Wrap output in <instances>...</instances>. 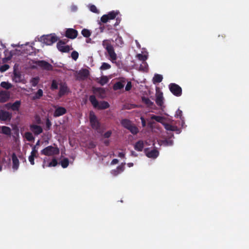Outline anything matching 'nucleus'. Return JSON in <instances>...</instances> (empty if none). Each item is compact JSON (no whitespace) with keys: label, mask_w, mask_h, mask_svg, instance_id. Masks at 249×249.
Returning <instances> with one entry per match:
<instances>
[{"label":"nucleus","mask_w":249,"mask_h":249,"mask_svg":"<svg viewBox=\"0 0 249 249\" xmlns=\"http://www.w3.org/2000/svg\"><path fill=\"white\" fill-rule=\"evenodd\" d=\"M165 129L168 131H176L178 130V129L177 126L171 125L170 124L164 123L163 124Z\"/></svg>","instance_id":"4be33fe9"},{"label":"nucleus","mask_w":249,"mask_h":249,"mask_svg":"<svg viewBox=\"0 0 249 249\" xmlns=\"http://www.w3.org/2000/svg\"><path fill=\"white\" fill-rule=\"evenodd\" d=\"M131 156H132V157H136L138 156L137 154L133 151H131Z\"/></svg>","instance_id":"0e129e2a"},{"label":"nucleus","mask_w":249,"mask_h":249,"mask_svg":"<svg viewBox=\"0 0 249 249\" xmlns=\"http://www.w3.org/2000/svg\"><path fill=\"white\" fill-rule=\"evenodd\" d=\"M21 105V101L19 100L15 101L14 103H7L6 104V107H10L13 111H18Z\"/></svg>","instance_id":"dca6fc26"},{"label":"nucleus","mask_w":249,"mask_h":249,"mask_svg":"<svg viewBox=\"0 0 249 249\" xmlns=\"http://www.w3.org/2000/svg\"><path fill=\"white\" fill-rule=\"evenodd\" d=\"M89 100L93 107L98 109H105L109 107V104L107 102L102 101L99 102L93 95L89 96Z\"/></svg>","instance_id":"f257e3e1"},{"label":"nucleus","mask_w":249,"mask_h":249,"mask_svg":"<svg viewBox=\"0 0 249 249\" xmlns=\"http://www.w3.org/2000/svg\"><path fill=\"white\" fill-rule=\"evenodd\" d=\"M69 164V160L68 158H64L61 161V165L63 168H67Z\"/></svg>","instance_id":"4c0bfd02"},{"label":"nucleus","mask_w":249,"mask_h":249,"mask_svg":"<svg viewBox=\"0 0 249 249\" xmlns=\"http://www.w3.org/2000/svg\"><path fill=\"white\" fill-rule=\"evenodd\" d=\"M79 75L83 78H87L89 75V71L86 69H82L79 71Z\"/></svg>","instance_id":"c756f323"},{"label":"nucleus","mask_w":249,"mask_h":249,"mask_svg":"<svg viewBox=\"0 0 249 249\" xmlns=\"http://www.w3.org/2000/svg\"><path fill=\"white\" fill-rule=\"evenodd\" d=\"M43 92L41 89H39L35 93V95L33 96L32 99L35 100L39 99L43 96Z\"/></svg>","instance_id":"c85d7f7f"},{"label":"nucleus","mask_w":249,"mask_h":249,"mask_svg":"<svg viewBox=\"0 0 249 249\" xmlns=\"http://www.w3.org/2000/svg\"><path fill=\"white\" fill-rule=\"evenodd\" d=\"M78 36V32L77 30L72 28H68L65 32V36L71 39H74Z\"/></svg>","instance_id":"9b49d317"},{"label":"nucleus","mask_w":249,"mask_h":249,"mask_svg":"<svg viewBox=\"0 0 249 249\" xmlns=\"http://www.w3.org/2000/svg\"><path fill=\"white\" fill-rule=\"evenodd\" d=\"M52 123L48 118H47L46 121L45 130H49L51 129L52 126Z\"/></svg>","instance_id":"a18cd8bd"},{"label":"nucleus","mask_w":249,"mask_h":249,"mask_svg":"<svg viewBox=\"0 0 249 249\" xmlns=\"http://www.w3.org/2000/svg\"><path fill=\"white\" fill-rule=\"evenodd\" d=\"M127 165L129 167H131L133 166V163L132 162H129L127 163Z\"/></svg>","instance_id":"774afa93"},{"label":"nucleus","mask_w":249,"mask_h":249,"mask_svg":"<svg viewBox=\"0 0 249 249\" xmlns=\"http://www.w3.org/2000/svg\"><path fill=\"white\" fill-rule=\"evenodd\" d=\"M124 87V85L121 82H117L114 85L115 90L121 89Z\"/></svg>","instance_id":"58836bf2"},{"label":"nucleus","mask_w":249,"mask_h":249,"mask_svg":"<svg viewBox=\"0 0 249 249\" xmlns=\"http://www.w3.org/2000/svg\"><path fill=\"white\" fill-rule=\"evenodd\" d=\"M89 122L91 127L96 130L100 129V123L97 119V118L93 111L89 113Z\"/></svg>","instance_id":"39448f33"},{"label":"nucleus","mask_w":249,"mask_h":249,"mask_svg":"<svg viewBox=\"0 0 249 249\" xmlns=\"http://www.w3.org/2000/svg\"><path fill=\"white\" fill-rule=\"evenodd\" d=\"M115 41H116V44L118 45V46H121L122 45H123V44H124V42H123V39L120 36H118L116 39H115Z\"/></svg>","instance_id":"49530a36"},{"label":"nucleus","mask_w":249,"mask_h":249,"mask_svg":"<svg viewBox=\"0 0 249 249\" xmlns=\"http://www.w3.org/2000/svg\"><path fill=\"white\" fill-rule=\"evenodd\" d=\"M5 57L2 59V61L4 63L7 61L11 59L13 55L15 54L13 51L9 52L8 50H5L4 52Z\"/></svg>","instance_id":"aec40b11"},{"label":"nucleus","mask_w":249,"mask_h":249,"mask_svg":"<svg viewBox=\"0 0 249 249\" xmlns=\"http://www.w3.org/2000/svg\"><path fill=\"white\" fill-rule=\"evenodd\" d=\"M102 45L107 52L110 60L113 62L117 59V56L110 41L108 40H104L102 42Z\"/></svg>","instance_id":"f03ea898"},{"label":"nucleus","mask_w":249,"mask_h":249,"mask_svg":"<svg viewBox=\"0 0 249 249\" xmlns=\"http://www.w3.org/2000/svg\"><path fill=\"white\" fill-rule=\"evenodd\" d=\"M39 81V78L38 77H35L33 78L31 80V83L33 87L36 86Z\"/></svg>","instance_id":"79ce46f5"},{"label":"nucleus","mask_w":249,"mask_h":249,"mask_svg":"<svg viewBox=\"0 0 249 249\" xmlns=\"http://www.w3.org/2000/svg\"><path fill=\"white\" fill-rule=\"evenodd\" d=\"M69 92V89L65 83H62L60 85L59 91L58 92V96L60 97H62L66 93Z\"/></svg>","instance_id":"4468645a"},{"label":"nucleus","mask_w":249,"mask_h":249,"mask_svg":"<svg viewBox=\"0 0 249 249\" xmlns=\"http://www.w3.org/2000/svg\"><path fill=\"white\" fill-rule=\"evenodd\" d=\"M163 77L161 75L159 74H155L153 78V82L154 84L159 83L162 81Z\"/></svg>","instance_id":"cd10ccee"},{"label":"nucleus","mask_w":249,"mask_h":249,"mask_svg":"<svg viewBox=\"0 0 249 249\" xmlns=\"http://www.w3.org/2000/svg\"><path fill=\"white\" fill-rule=\"evenodd\" d=\"M182 111L179 109H178L176 112V114L175 115V117L177 118H180V119H182Z\"/></svg>","instance_id":"8fccbe9b"},{"label":"nucleus","mask_w":249,"mask_h":249,"mask_svg":"<svg viewBox=\"0 0 249 249\" xmlns=\"http://www.w3.org/2000/svg\"><path fill=\"white\" fill-rule=\"evenodd\" d=\"M12 160L13 169L14 170H18L19 167V160L15 153H13L12 155Z\"/></svg>","instance_id":"6ab92c4d"},{"label":"nucleus","mask_w":249,"mask_h":249,"mask_svg":"<svg viewBox=\"0 0 249 249\" xmlns=\"http://www.w3.org/2000/svg\"><path fill=\"white\" fill-rule=\"evenodd\" d=\"M90 10L94 13H98V10L97 9L96 7L94 5H91L89 7Z\"/></svg>","instance_id":"603ef678"},{"label":"nucleus","mask_w":249,"mask_h":249,"mask_svg":"<svg viewBox=\"0 0 249 249\" xmlns=\"http://www.w3.org/2000/svg\"><path fill=\"white\" fill-rule=\"evenodd\" d=\"M120 19H119L118 18H116V22L114 23V27H116V26H117L118 25H119V24L120 23Z\"/></svg>","instance_id":"e2e57ef3"},{"label":"nucleus","mask_w":249,"mask_h":249,"mask_svg":"<svg viewBox=\"0 0 249 249\" xmlns=\"http://www.w3.org/2000/svg\"><path fill=\"white\" fill-rule=\"evenodd\" d=\"M0 86L6 89H9L12 88V85L11 84L7 82H2L0 83Z\"/></svg>","instance_id":"f704fd0d"},{"label":"nucleus","mask_w":249,"mask_h":249,"mask_svg":"<svg viewBox=\"0 0 249 249\" xmlns=\"http://www.w3.org/2000/svg\"><path fill=\"white\" fill-rule=\"evenodd\" d=\"M125 156V154L123 152H120L118 154V157L120 158H123Z\"/></svg>","instance_id":"680f3d73"},{"label":"nucleus","mask_w":249,"mask_h":249,"mask_svg":"<svg viewBox=\"0 0 249 249\" xmlns=\"http://www.w3.org/2000/svg\"><path fill=\"white\" fill-rule=\"evenodd\" d=\"M40 144V141L38 140L37 142L36 143V144L34 145L32 148V150H35L36 151V154H38V151H37V146L39 145Z\"/></svg>","instance_id":"6e6d98bb"},{"label":"nucleus","mask_w":249,"mask_h":249,"mask_svg":"<svg viewBox=\"0 0 249 249\" xmlns=\"http://www.w3.org/2000/svg\"><path fill=\"white\" fill-rule=\"evenodd\" d=\"M1 131L2 134L7 135H10L11 134V129L8 126H2L1 127Z\"/></svg>","instance_id":"bb28decb"},{"label":"nucleus","mask_w":249,"mask_h":249,"mask_svg":"<svg viewBox=\"0 0 249 249\" xmlns=\"http://www.w3.org/2000/svg\"><path fill=\"white\" fill-rule=\"evenodd\" d=\"M25 137L27 141L29 142H31L35 139L34 137L33 136L32 133L30 132H27L25 133Z\"/></svg>","instance_id":"c9c22d12"},{"label":"nucleus","mask_w":249,"mask_h":249,"mask_svg":"<svg viewBox=\"0 0 249 249\" xmlns=\"http://www.w3.org/2000/svg\"><path fill=\"white\" fill-rule=\"evenodd\" d=\"M14 77H15V78H19L20 77V74H18V73H17L16 72H14Z\"/></svg>","instance_id":"69168bd1"},{"label":"nucleus","mask_w":249,"mask_h":249,"mask_svg":"<svg viewBox=\"0 0 249 249\" xmlns=\"http://www.w3.org/2000/svg\"><path fill=\"white\" fill-rule=\"evenodd\" d=\"M100 27L99 28L100 30V32L101 33H102L104 32V30H105V26L103 25V26H102L101 23H100Z\"/></svg>","instance_id":"052dcab7"},{"label":"nucleus","mask_w":249,"mask_h":249,"mask_svg":"<svg viewBox=\"0 0 249 249\" xmlns=\"http://www.w3.org/2000/svg\"><path fill=\"white\" fill-rule=\"evenodd\" d=\"M111 68V65L107 63L103 62L101 66L100 67V69L101 70L104 71V70H108Z\"/></svg>","instance_id":"a19ab883"},{"label":"nucleus","mask_w":249,"mask_h":249,"mask_svg":"<svg viewBox=\"0 0 249 249\" xmlns=\"http://www.w3.org/2000/svg\"><path fill=\"white\" fill-rule=\"evenodd\" d=\"M118 13V12L112 11L107 14L104 15L101 18V21L104 23H107L109 20L114 19Z\"/></svg>","instance_id":"6e6552de"},{"label":"nucleus","mask_w":249,"mask_h":249,"mask_svg":"<svg viewBox=\"0 0 249 249\" xmlns=\"http://www.w3.org/2000/svg\"><path fill=\"white\" fill-rule=\"evenodd\" d=\"M142 101L147 107H151L154 106V102H152L148 98L142 96Z\"/></svg>","instance_id":"5701e85b"},{"label":"nucleus","mask_w":249,"mask_h":249,"mask_svg":"<svg viewBox=\"0 0 249 249\" xmlns=\"http://www.w3.org/2000/svg\"><path fill=\"white\" fill-rule=\"evenodd\" d=\"M164 144L167 146H171L173 144V141L171 140H166L164 142Z\"/></svg>","instance_id":"864d4df0"},{"label":"nucleus","mask_w":249,"mask_h":249,"mask_svg":"<svg viewBox=\"0 0 249 249\" xmlns=\"http://www.w3.org/2000/svg\"><path fill=\"white\" fill-rule=\"evenodd\" d=\"M104 143L107 146L109 145V140H106L104 141Z\"/></svg>","instance_id":"338daca9"},{"label":"nucleus","mask_w":249,"mask_h":249,"mask_svg":"<svg viewBox=\"0 0 249 249\" xmlns=\"http://www.w3.org/2000/svg\"><path fill=\"white\" fill-rule=\"evenodd\" d=\"M59 149L57 147H53L52 145L48 146L45 148L43 149L40 153L41 155L52 156L59 154Z\"/></svg>","instance_id":"20e7f679"},{"label":"nucleus","mask_w":249,"mask_h":249,"mask_svg":"<svg viewBox=\"0 0 249 249\" xmlns=\"http://www.w3.org/2000/svg\"><path fill=\"white\" fill-rule=\"evenodd\" d=\"M58 164V162H57V160H56V159L55 158H53L52 161H51L48 165H47L46 166L47 167H55Z\"/></svg>","instance_id":"c03bdc74"},{"label":"nucleus","mask_w":249,"mask_h":249,"mask_svg":"<svg viewBox=\"0 0 249 249\" xmlns=\"http://www.w3.org/2000/svg\"><path fill=\"white\" fill-rule=\"evenodd\" d=\"M105 92V89L102 88H95L93 89V92L95 93H98L99 94H104Z\"/></svg>","instance_id":"37998d69"},{"label":"nucleus","mask_w":249,"mask_h":249,"mask_svg":"<svg viewBox=\"0 0 249 249\" xmlns=\"http://www.w3.org/2000/svg\"><path fill=\"white\" fill-rule=\"evenodd\" d=\"M108 81V79L106 76H103L101 77L100 81L98 83L101 85L104 86L107 84Z\"/></svg>","instance_id":"72a5a7b5"},{"label":"nucleus","mask_w":249,"mask_h":249,"mask_svg":"<svg viewBox=\"0 0 249 249\" xmlns=\"http://www.w3.org/2000/svg\"><path fill=\"white\" fill-rule=\"evenodd\" d=\"M112 132L111 131L109 130L105 133L103 136L105 138H108L111 136Z\"/></svg>","instance_id":"4d7b16f0"},{"label":"nucleus","mask_w":249,"mask_h":249,"mask_svg":"<svg viewBox=\"0 0 249 249\" xmlns=\"http://www.w3.org/2000/svg\"><path fill=\"white\" fill-rule=\"evenodd\" d=\"M151 119L152 120H155L157 122L160 123L162 125L163 124L165 123L164 120H165V118L164 117L152 115L151 116Z\"/></svg>","instance_id":"393cba45"},{"label":"nucleus","mask_w":249,"mask_h":249,"mask_svg":"<svg viewBox=\"0 0 249 249\" xmlns=\"http://www.w3.org/2000/svg\"><path fill=\"white\" fill-rule=\"evenodd\" d=\"M10 93L6 90L0 91V103H3L8 101L10 98Z\"/></svg>","instance_id":"ddd939ff"},{"label":"nucleus","mask_w":249,"mask_h":249,"mask_svg":"<svg viewBox=\"0 0 249 249\" xmlns=\"http://www.w3.org/2000/svg\"><path fill=\"white\" fill-rule=\"evenodd\" d=\"M137 58L140 61H142V62H146L145 61L147 59V56L146 55H143L141 53H139L136 55Z\"/></svg>","instance_id":"ea45409f"},{"label":"nucleus","mask_w":249,"mask_h":249,"mask_svg":"<svg viewBox=\"0 0 249 249\" xmlns=\"http://www.w3.org/2000/svg\"><path fill=\"white\" fill-rule=\"evenodd\" d=\"M144 147V142L142 140H139L136 142L134 146L135 150L142 151Z\"/></svg>","instance_id":"412c9836"},{"label":"nucleus","mask_w":249,"mask_h":249,"mask_svg":"<svg viewBox=\"0 0 249 249\" xmlns=\"http://www.w3.org/2000/svg\"><path fill=\"white\" fill-rule=\"evenodd\" d=\"M132 88V83L130 81H129L127 83V84L125 86V89L126 91H129Z\"/></svg>","instance_id":"5fc2aeb1"},{"label":"nucleus","mask_w":249,"mask_h":249,"mask_svg":"<svg viewBox=\"0 0 249 249\" xmlns=\"http://www.w3.org/2000/svg\"><path fill=\"white\" fill-rule=\"evenodd\" d=\"M125 164V163H124V164H122L121 165H119L117 167V169L116 170H115L114 171V175H118L120 172H123L124 170V165Z\"/></svg>","instance_id":"e433bc0d"},{"label":"nucleus","mask_w":249,"mask_h":249,"mask_svg":"<svg viewBox=\"0 0 249 249\" xmlns=\"http://www.w3.org/2000/svg\"><path fill=\"white\" fill-rule=\"evenodd\" d=\"M91 32L87 29H83L81 31V34L85 37H89L91 35Z\"/></svg>","instance_id":"473e14b6"},{"label":"nucleus","mask_w":249,"mask_h":249,"mask_svg":"<svg viewBox=\"0 0 249 249\" xmlns=\"http://www.w3.org/2000/svg\"><path fill=\"white\" fill-rule=\"evenodd\" d=\"M37 66L40 67L43 70L46 71H52L53 70V66L45 60H37L34 62Z\"/></svg>","instance_id":"0eeeda50"},{"label":"nucleus","mask_w":249,"mask_h":249,"mask_svg":"<svg viewBox=\"0 0 249 249\" xmlns=\"http://www.w3.org/2000/svg\"><path fill=\"white\" fill-rule=\"evenodd\" d=\"M169 88L171 93L176 96L179 97L182 94V89L178 85L175 83H171L169 85Z\"/></svg>","instance_id":"423d86ee"},{"label":"nucleus","mask_w":249,"mask_h":249,"mask_svg":"<svg viewBox=\"0 0 249 249\" xmlns=\"http://www.w3.org/2000/svg\"><path fill=\"white\" fill-rule=\"evenodd\" d=\"M163 100L164 99L162 92H160L156 94V98L155 100L156 103L161 108L163 105Z\"/></svg>","instance_id":"a211bd4d"},{"label":"nucleus","mask_w":249,"mask_h":249,"mask_svg":"<svg viewBox=\"0 0 249 249\" xmlns=\"http://www.w3.org/2000/svg\"><path fill=\"white\" fill-rule=\"evenodd\" d=\"M119 162L118 160L116 159H113L112 161H111V164H117Z\"/></svg>","instance_id":"bf43d9fd"},{"label":"nucleus","mask_w":249,"mask_h":249,"mask_svg":"<svg viewBox=\"0 0 249 249\" xmlns=\"http://www.w3.org/2000/svg\"><path fill=\"white\" fill-rule=\"evenodd\" d=\"M66 43L62 40H59L57 43V49L62 53H68L70 50L69 45H64Z\"/></svg>","instance_id":"1a4fd4ad"},{"label":"nucleus","mask_w":249,"mask_h":249,"mask_svg":"<svg viewBox=\"0 0 249 249\" xmlns=\"http://www.w3.org/2000/svg\"><path fill=\"white\" fill-rule=\"evenodd\" d=\"M71 56L74 60L76 61L79 56L78 53L75 51H73L71 53Z\"/></svg>","instance_id":"de8ad7c7"},{"label":"nucleus","mask_w":249,"mask_h":249,"mask_svg":"<svg viewBox=\"0 0 249 249\" xmlns=\"http://www.w3.org/2000/svg\"><path fill=\"white\" fill-rule=\"evenodd\" d=\"M11 117L12 114L9 112L2 109L0 110V120L1 121H10Z\"/></svg>","instance_id":"f8f14e48"},{"label":"nucleus","mask_w":249,"mask_h":249,"mask_svg":"<svg viewBox=\"0 0 249 249\" xmlns=\"http://www.w3.org/2000/svg\"><path fill=\"white\" fill-rule=\"evenodd\" d=\"M128 130L133 135H136L139 132L138 128L134 124H133Z\"/></svg>","instance_id":"2f4dec72"},{"label":"nucleus","mask_w":249,"mask_h":249,"mask_svg":"<svg viewBox=\"0 0 249 249\" xmlns=\"http://www.w3.org/2000/svg\"><path fill=\"white\" fill-rule=\"evenodd\" d=\"M144 153L148 158L152 159L157 158L159 155V151L156 149L149 151L148 148H145L144 149Z\"/></svg>","instance_id":"9d476101"},{"label":"nucleus","mask_w":249,"mask_h":249,"mask_svg":"<svg viewBox=\"0 0 249 249\" xmlns=\"http://www.w3.org/2000/svg\"><path fill=\"white\" fill-rule=\"evenodd\" d=\"M141 120L142 121V126L143 127H145L146 126V122H145V119L143 117H142L141 118Z\"/></svg>","instance_id":"13d9d810"},{"label":"nucleus","mask_w":249,"mask_h":249,"mask_svg":"<svg viewBox=\"0 0 249 249\" xmlns=\"http://www.w3.org/2000/svg\"><path fill=\"white\" fill-rule=\"evenodd\" d=\"M148 70V66L146 62H143L140 66V70L144 72H147Z\"/></svg>","instance_id":"7c9ffc66"},{"label":"nucleus","mask_w":249,"mask_h":249,"mask_svg":"<svg viewBox=\"0 0 249 249\" xmlns=\"http://www.w3.org/2000/svg\"><path fill=\"white\" fill-rule=\"evenodd\" d=\"M66 112L67 110L65 107H58L54 110L53 116L54 117H58L66 114Z\"/></svg>","instance_id":"2eb2a0df"},{"label":"nucleus","mask_w":249,"mask_h":249,"mask_svg":"<svg viewBox=\"0 0 249 249\" xmlns=\"http://www.w3.org/2000/svg\"><path fill=\"white\" fill-rule=\"evenodd\" d=\"M58 40L55 34L43 35L40 37V41L47 45H51Z\"/></svg>","instance_id":"7ed1b4c3"},{"label":"nucleus","mask_w":249,"mask_h":249,"mask_svg":"<svg viewBox=\"0 0 249 249\" xmlns=\"http://www.w3.org/2000/svg\"><path fill=\"white\" fill-rule=\"evenodd\" d=\"M121 124L123 127L128 129L133 124L132 122L128 119H124L121 121Z\"/></svg>","instance_id":"b1692460"},{"label":"nucleus","mask_w":249,"mask_h":249,"mask_svg":"<svg viewBox=\"0 0 249 249\" xmlns=\"http://www.w3.org/2000/svg\"><path fill=\"white\" fill-rule=\"evenodd\" d=\"M36 151L35 150L32 151L31 152V155L28 158L29 161L32 165L35 164V158H37L38 157V154H36Z\"/></svg>","instance_id":"a878e982"},{"label":"nucleus","mask_w":249,"mask_h":249,"mask_svg":"<svg viewBox=\"0 0 249 249\" xmlns=\"http://www.w3.org/2000/svg\"><path fill=\"white\" fill-rule=\"evenodd\" d=\"M30 128L35 135H38L43 132L42 127L36 124H31Z\"/></svg>","instance_id":"f3484780"},{"label":"nucleus","mask_w":249,"mask_h":249,"mask_svg":"<svg viewBox=\"0 0 249 249\" xmlns=\"http://www.w3.org/2000/svg\"><path fill=\"white\" fill-rule=\"evenodd\" d=\"M51 89L52 90L56 89H58V84L55 80H53Z\"/></svg>","instance_id":"3c124183"},{"label":"nucleus","mask_w":249,"mask_h":249,"mask_svg":"<svg viewBox=\"0 0 249 249\" xmlns=\"http://www.w3.org/2000/svg\"><path fill=\"white\" fill-rule=\"evenodd\" d=\"M10 68L8 64H4L0 67V71L1 72H4L9 69Z\"/></svg>","instance_id":"09e8293b"}]
</instances>
